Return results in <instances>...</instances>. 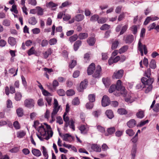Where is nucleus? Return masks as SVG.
<instances>
[{"mask_svg": "<svg viewBox=\"0 0 159 159\" xmlns=\"http://www.w3.org/2000/svg\"><path fill=\"white\" fill-rule=\"evenodd\" d=\"M151 71L150 68H148L145 70L143 77L141 78L142 83L145 86L152 84L154 81V78L151 76Z\"/></svg>", "mask_w": 159, "mask_h": 159, "instance_id": "f257e3e1", "label": "nucleus"}, {"mask_svg": "<svg viewBox=\"0 0 159 159\" xmlns=\"http://www.w3.org/2000/svg\"><path fill=\"white\" fill-rule=\"evenodd\" d=\"M122 82L119 80H118L116 85V90L117 91L114 92V94L117 96H120L121 95H123V96H125L127 94V91L124 86L121 84Z\"/></svg>", "mask_w": 159, "mask_h": 159, "instance_id": "f03ea898", "label": "nucleus"}, {"mask_svg": "<svg viewBox=\"0 0 159 159\" xmlns=\"http://www.w3.org/2000/svg\"><path fill=\"white\" fill-rule=\"evenodd\" d=\"M39 130H38V131H40V135L41 136H45L47 134H48V136H47L44 139L46 140H48L50 138L52 137L53 134V132L52 130H50V131L48 130H46L44 128V127L43 125H41L39 127Z\"/></svg>", "mask_w": 159, "mask_h": 159, "instance_id": "7ed1b4c3", "label": "nucleus"}, {"mask_svg": "<svg viewBox=\"0 0 159 159\" xmlns=\"http://www.w3.org/2000/svg\"><path fill=\"white\" fill-rule=\"evenodd\" d=\"M63 119L65 122L64 127V130H66L67 129V127L69 126L70 128L72 129L74 131L75 130V126L74 125L75 122L72 119H71L69 120V117L68 116L63 117Z\"/></svg>", "mask_w": 159, "mask_h": 159, "instance_id": "20e7f679", "label": "nucleus"}, {"mask_svg": "<svg viewBox=\"0 0 159 159\" xmlns=\"http://www.w3.org/2000/svg\"><path fill=\"white\" fill-rule=\"evenodd\" d=\"M34 100L32 98H28L24 101V105L27 107L31 108L34 107Z\"/></svg>", "mask_w": 159, "mask_h": 159, "instance_id": "39448f33", "label": "nucleus"}, {"mask_svg": "<svg viewBox=\"0 0 159 159\" xmlns=\"http://www.w3.org/2000/svg\"><path fill=\"white\" fill-rule=\"evenodd\" d=\"M138 49L139 51H143V50L144 53L145 55L147 54L148 53V50L146 45H143L140 39L138 42Z\"/></svg>", "mask_w": 159, "mask_h": 159, "instance_id": "423d86ee", "label": "nucleus"}, {"mask_svg": "<svg viewBox=\"0 0 159 159\" xmlns=\"http://www.w3.org/2000/svg\"><path fill=\"white\" fill-rule=\"evenodd\" d=\"M101 102L102 106L103 107H106L110 104L111 101L107 96L104 95L102 99Z\"/></svg>", "mask_w": 159, "mask_h": 159, "instance_id": "0eeeda50", "label": "nucleus"}, {"mask_svg": "<svg viewBox=\"0 0 159 159\" xmlns=\"http://www.w3.org/2000/svg\"><path fill=\"white\" fill-rule=\"evenodd\" d=\"M124 73V70H120L114 72L112 76L114 79H120L123 76Z\"/></svg>", "mask_w": 159, "mask_h": 159, "instance_id": "6e6552de", "label": "nucleus"}, {"mask_svg": "<svg viewBox=\"0 0 159 159\" xmlns=\"http://www.w3.org/2000/svg\"><path fill=\"white\" fill-rule=\"evenodd\" d=\"M102 71L101 66L99 65L97 66L96 71L93 75V77L95 78H99L101 76L100 73Z\"/></svg>", "mask_w": 159, "mask_h": 159, "instance_id": "1a4fd4ad", "label": "nucleus"}, {"mask_svg": "<svg viewBox=\"0 0 159 159\" xmlns=\"http://www.w3.org/2000/svg\"><path fill=\"white\" fill-rule=\"evenodd\" d=\"M123 40L126 43H131L134 40V36L132 34H129L125 36L124 37Z\"/></svg>", "mask_w": 159, "mask_h": 159, "instance_id": "9d476101", "label": "nucleus"}, {"mask_svg": "<svg viewBox=\"0 0 159 159\" xmlns=\"http://www.w3.org/2000/svg\"><path fill=\"white\" fill-rule=\"evenodd\" d=\"M96 69L95 65L94 63L91 64L88 68L87 72L88 75L93 74L94 71Z\"/></svg>", "mask_w": 159, "mask_h": 159, "instance_id": "9b49d317", "label": "nucleus"}, {"mask_svg": "<svg viewBox=\"0 0 159 159\" xmlns=\"http://www.w3.org/2000/svg\"><path fill=\"white\" fill-rule=\"evenodd\" d=\"M88 82L87 80H84V81H82L80 84V86L77 88V90L79 92L83 91V90L85 89L87 85Z\"/></svg>", "mask_w": 159, "mask_h": 159, "instance_id": "f8f14e48", "label": "nucleus"}, {"mask_svg": "<svg viewBox=\"0 0 159 159\" xmlns=\"http://www.w3.org/2000/svg\"><path fill=\"white\" fill-rule=\"evenodd\" d=\"M116 130V128L114 127L108 128L107 129V131L108 133H105V135L106 136L111 135L115 132Z\"/></svg>", "mask_w": 159, "mask_h": 159, "instance_id": "ddd939ff", "label": "nucleus"}, {"mask_svg": "<svg viewBox=\"0 0 159 159\" xmlns=\"http://www.w3.org/2000/svg\"><path fill=\"white\" fill-rule=\"evenodd\" d=\"M137 149V145L135 144H134L133 146L131 151V154L132 156V157L131 159H134L136 156V153Z\"/></svg>", "mask_w": 159, "mask_h": 159, "instance_id": "4468645a", "label": "nucleus"}, {"mask_svg": "<svg viewBox=\"0 0 159 159\" xmlns=\"http://www.w3.org/2000/svg\"><path fill=\"white\" fill-rule=\"evenodd\" d=\"M136 121L134 119L130 120L127 123L128 126L129 128H132L136 125Z\"/></svg>", "mask_w": 159, "mask_h": 159, "instance_id": "2eb2a0df", "label": "nucleus"}, {"mask_svg": "<svg viewBox=\"0 0 159 159\" xmlns=\"http://www.w3.org/2000/svg\"><path fill=\"white\" fill-rule=\"evenodd\" d=\"M82 41L80 40L76 41L74 45V49L75 51H77L80 47L81 45Z\"/></svg>", "mask_w": 159, "mask_h": 159, "instance_id": "dca6fc26", "label": "nucleus"}, {"mask_svg": "<svg viewBox=\"0 0 159 159\" xmlns=\"http://www.w3.org/2000/svg\"><path fill=\"white\" fill-rule=\"evenodd\" d=\"M105 114L110 119H111L114 117L113 112L111 110H107L105 112Z\"/></svg>", "mask_w": 159, "mask_h": 159, "instance_id": "f3484780", "label": "nucleus"}, {"mask_svg": "<svg viewBox=\"0 0 159 159\" xmlns=\"http://www.w3.org/2000/svg\"><path fill=\"white\" fill-rule=\"evenodd\" d=\"M32 152L33 154L35 156L39 157L41 156V152L39 149L34 148L32 150Z\"/></svg>", "mask_w": 159, "mask_h": 159, "instance_id": "a211bd4d", "label": "nucleus"}, {"mask_svg": "<svg viewBox=\"0 0 159 159\" xmlns=\"http://www.w3.org/2000/svg\"><path fill=\"white\" fill-rule=\"evenodd\" d=\"M96 41L95 39L93 37H90L88 39L87 42L90 46H93Z\"/></svg>", "mask_w": 159, "mask_h": 159, "instance_id": "6ab92c4d", "label": "nucleus"}, {"mask_svg": "<svg viewBox=\"0 0 159 159\" xmlns=\"http://www.w3.org/2000/svg\"><path fill=\"white\" fill-rule=\"evenodd\" d=\"M8 43L12 46H13L16 43V39L13 37H9L8 39Z\"/></svg>", "mask_w": 159, "mask_h": 159, "instance_id": "aec40b11", "label": "nucleus"}, {"mask_svg": "<svg viewBox=\"0 0 159 159\" xmlns=\"http://www.w3.org/2000/svg\"><path fill=\"white\" fill-rule=\"evenodd\" d=\"M16 113L19 117H22L24 115L23 110L22 108L20 107L16 110Z\"/></svg>", "mask_w": 159, "mask_h": 159, "instance_id": "412c9836", "label": "nucleus"}, {"mask_svg": "<svg viewBox=\"0 0 159 159\" xmlns=\"http://www.w3.org/2000/svg\"><path fill=\"white\" fill-rule=\"evenodd\" d=\"M92 149L97 152H100L101 151V148L100 146L97 144H93L92 146Z\"/></svg>", "mask_w": 159, "mask_h": 159, "instance_id": "4be33fe9", "label": "nucleus"}, {"mask_svg": "<svg viewBox=\"0 0 159 159\" xmlns=\"http://www.w3.org/2000/svg\"><path fill=\"white\" fill-rule=\"evenodd\" d=\"M136 116L138 118L142 119L143 118L144 116V111L139 110V111L136 113Z\"/></svg>", "mask_w": 159, "mask_h": 159, "instance_id": "5701e85b", "label": "nucleus"}, {"mask_svg": "<svg viewBox=\"0 0 159 159\" xmlns=\"http://www.w3.org/2000/svg\"><path fill=\"white\" fill-rule=\"evenodd\" d=\"M78 36L80 39H84L87 38L88 34L86 33H80Z\"/></svg>", "mask_w": 159, "mask_h": 159, "instance_id": "b1692460", "label": "nucleus"}, {"mask_svg": "<svg viewBox=\"0 0 159 159\" xmlns=\"http://www.w3.org/2000/svg\"><path fill=\"white\" fill-rule=\"evenodd\" d=\"M84 18V15L81 14H77L75 17V20L78 22L82 21Z\"/></svg>", "mask_w": 159, "mask_h": 159, "instance_id": "393cba45", "label": "nucleus"}, {"mask_svg": "<svg viewBox=\"0 0 159 159\" xmlns=\"http://www.w3.org/2000/svg\"><path fill=\"white\" fill-rule=\"evenodd\" d=\"M42 152L43 156L45 157L44 159H48V155L47 153V149L45 147L43 146L42 147Z\"/></svg>", "mask_w": 159, "mask_h": 159, "instance_id": "a878e982", "label": "nucleus"}, {"mask_svg": "<svg viewBox=\"0 0 159 159\" xmlns=\"http://www.w3.org/2000/svg\"><path fill=\"white\" fill-rule=\"evenodd\" d=\"M28 22L30 24L34 25L37 23V21L34 17H32L29 19Z\"/></svg>", "mask_w": 159, "mask_h": 159, "instance_id": "bb28decb", "label": "nucleus"}, {"mask_svg": "<svg viewBox=\"0 0 159 159\" xmlns=\"http://www.w3.org/2000/svg\"><path fill=\"white\" fill-rule=\"evenodd\" d=\"M78 38V36L77 34H75L70 37L69 41L70 42L72 43L75 41Z\"/></svg>", "mask_w": 159, "mask_h": 159, "instance_id": "cd10ccee", "label": "nucleus"}, {"mask_svg": "<svg viewBox=\"0 0 159 159\" xmlns=\"http://www.w3.org/2000/svg\"><path fill=\"white\" fill-rule=\"evenodd\" d=\"M99 19V16L97 14H94L90 18V20L92 22H95L98 21Z\"/></svg>", "mask_w": 159, "mask_h": 159, "instance_id": "c85d7f7f", "label": "nucleus"}, {"mask_svg": "<svg viewBox=\"0 0 159 159\" xmlns=\"http://www.w3.org/2000/svg\"><path fill=\"white\" fill-rule=\"evenodd\" d=\"M57 4L51 1L47 3L46 4L47 7L49 8H53L57 7Z\"/></svg>", "mask_w": 159, "mask_h": 159, "instance_id": "c756f323", "label": "nucleus"}, {"mask_svg": "<svg viewBox=\"0 0 159 159\" xmlns=\"http://www.w3.org/2000/svg\"><path fill=\"white\" fill-rule=\"evenodd\" d=\"M88 99L89 102H93L95 101V96L93 94H89L88 96Z\"/></svg>", "mask_w": 159, "mask_h": 159, "instance_id": "7c9ffc66", "label": "nucleus"}, {"mask_svg": "<svg viewBox=\"0 0 159 159\" xmlns=\"http://www.w3.org/2000/svg\"><path fill=\"white\" fill-rule=\"evenodd\" d=\"M149 66L152 69H155L156 67V65L155 61L154 60H152L150 63Z\"/></svg>", "mask_w": 159, "mask_h": 159, "instance_id": "2f4dec72", "label": "nucleus"}, {"mask_svg": "<svg viewBox=\"0 0 159 159\" xmlns=\"http://www.w3.org/2000/svg\"><path fill=\"white\" fill-rule=\"evenodd\" d=\"M36 53L34 47L31 48L28 52V54L29 56H30L32 55L35 54Z\"/></svg>", "mask_w": 159, "mask_h": 159, "instance_id": "473e14b6", "label": "nucleus"}, {"mask_svg": "<svg viewBox=\"0 0 159 159\" xmlns=\"http://www.w3.org/2000/svg\"><path fill=\"white\" fill-rule=\"evenodd\" d=\"M117 112L120 115H125L127 114V111L124 108H120L118 110Z\"/></svg>", "mask_w": 159, "mask_h": 159, "instance_id": "72a5a7b5", "label": "nucleus"}, {"mask_svg": "<svg viewBox=\"0 0 159 159\" xmlns=\"http://www.w3.org/2000/svg\"><path fill=\"white\" fill-rule=\"evenodd\" d=\"M128 48V47L127 45H125L121 47L119 50L120 53H124L127 51Z\"/></svg>", "mask_w": 159, "mask_h": 159, "instance_id": "f704fd0d", "label": "nucleus"}, {"mask_svg": "<svg viewBox=\"0 0 159 159\" xmlns=\"http://www.w3.org/2000/svg\"><path fill=\"white\" fill-rule=\"evenodd\" d=\"M119 43V42L117 40H116L114 42H113L112 45L111 46V49L112 50L114 49L117 48L118 44Z\"/></svg>", "mask_w": 159, "mask_h": 159, "instance_id": "c9c22d12", "label": "nucleus"}, {"mask_svg": "<svg viewBox=\"0 0 159 159\" xmlns=\"http://www.w3.org/2000/svg\"><path fill=\"white\" fill-rule=\"evenodd\" d=\"M110 28V26L107 24H105L102 25L100 27V29L102 30H105L109 29Z\"/></svg>", "mask_w": 159, "mask_h": 159, "instance_id": "e433bc0d", "label": "nucleus"}, {"mask_svg": "<svg viewBox=\"0 0 159 159\" xmlns=\"http://www.w3.org/2000/svg\"><path fill=\"white\" fill-rule=\"evenodd\" d=\"M21 97L22 95L20 93L17 92L16 93L15 98L16 101H20L21 99Z\"/></svg>", "mask_w": 159, "mask_h": 159, "instance_id": "4c0bfd02", "label": "nucleus"}, {"mask_svg": "<svg viewBox=\"0 0 159 159\" xmlns=\"http://www.w3.org/2000/svg\"><path fill=\"white\" fill-rule=\"evenodd\" d=\"M10 11L11 12H14L15 14H17L18 12V11L17 9L16 5L15 4L12 5L11 8L10 9Z\"/></svg>", "mask_w": 159, "mask_h": 159, "instance_id": "58836bf2", "label": "nucleus"}, {"mask_svg": "<svg viewBox=\"0 0 159 159\" xmlns=\"http://www.w3.org/2000/svg\"><path fill=\"white\" fill-rule=\"evenodd\" d=\"M93 102H89L87 103L86 104V107L87 109H92L93 106Z\"/></svg>", "mask_w": 159, "mask_h": 159, "instance_id": "ea45409f", "label": "nucleus"}, {"mask_svg": "<svg viewBox=\"0 0 159 159\" xmlns=\"http://www.w3.org/2000/svg\"><path fill=\"white\" fill-rule=\"evenodd\" d=\"M148 87H147L146 86L145 88H146V89L145 90V92L146 93H148L149 92L151 91L153 88V86L152 84H150V85H147Z\"/></svg>", "mask_w": 159, "mask_h": 159, "instance_id": "a19ab883", "label": "nucleus"}, {"mask_svg": "<svg viewBox=\"0 0 159 159\" xmlns=\"http://www.w3.org/2000/svg\"><path fill=\"white\" fill-rule=\"evenodd\" d=\"M126 133L129 136H133L134 134L133 130L130 129H129L126 130Z\"/></svg>", "mask_w": 159, "mask_h": 159, "instance_id": "79ce46f5", "label": "nucleus"}, {"mask_svg": "<svg viewBox=\"0 0 159 159\" xmlns=\"http://www.w3.org/2000/svg\"><path fill=\"white\" fill-rule=\"evenodd\" d=\"M57 93L60 96H64L65 95V92L64 90L60 89L57 91Z\"/></svg>", "mask_w": 159, "mask_h": 159, "instance_id": "37998d69", "label": "nucleus"}, {"mask_svg": "<svg viewBox=\"0 0 159 159\" xmlns=\"http://www.w3.org/2000/svg\"><path fill=\"white\" fill-rule=\"evenodd\" d=\"M13 126L16 129H19L20 128V126L17 121H16L13 123Z\"/></svg>", "mask_w": 159, "mask_h": 159, "instance_id": "c03bdc74", "label": "nucleus"}, {"mask_svg": "<svg viewBox=\"0 0 159 159\" xmlns=\"http://www.w3.org/2000/svg\"><path fill=\"white\" fill-rule=\"evenodd\" d=\"M72 104L74 105H77L79 104L80 101L79 99L77 98H74L72 101Z\"/></svg>", "mask_w": 159, "mask_h": 159, "instance_id": "a18cd8bd", "label": "nucleus"}, {"mask_svg": "<svg viewBox=\"0 0 159 159\" xmlns=\"http://www.w3.org/2000/svg\"><path fill=\"white\" fill-rule=\"evenodd\" d=\"M115 90H116V85L112 84L110 87L109 89V92L110 93H112L114 92Z\"/></svg>", "mask_w": 159, "mask_h": 159, "instance_id": "49530a36", "label": "nucleus"}, {"mask_svg": "<svg viewBox=\"0 0 159 159\" xmlns=\"http://www.w3.org/2000/svg\"><path fill=\"white\" fill-rule=\"evenodd\" d=\"M69 137H71L72 139H74V137L71 136L68 134H66L63 135V140L65 141H68V138Z\"/></svg>", "mask_w": 159, "mask_h": 159, "instance_id": "de8ad7c7", "label": "nucleus"}, {"mask_svg": "<svg viewBox=\"0 0 159 159\" xmlns=\"http://www.w3.org/2000/svg\"><path fill=\"white\" fill-rule=\"evenodd\" d=\"M66 93L67 96H71L75 94V92L72 89H70L66 91Z\"/></svg>", "mask_w": 159, "mask_h": 159, "instance_id": "09e8293b", "label": "nucleus"}, {"mask_svg": "<svg viewBox=\"0 0 159 159\" xmlns=\"http://www.w3.org/2000/svg\"><path fill=\"white\" fill-rule=\"evenodd\" d=\"M153 110L156 112H158L159 111V103H156L152 108Z\"/></svg>", "mask_w": 159, "mask_h": 159, "instance_id": "8fccbe9b", "label": "nucleus"}, {"mask_svg": "<svg viewBox=\"0 0 159 159\" xmlns=\"http://www.w3.org/2000/svg\"><path fill=\"white\" fill-rule=\"evenodd\" d=\"M149 122V120H141L139 124H138L137 126L138 127H142L145 125L146 123Z\"/></svg>", "mask_w": 159, "mask_h": 159, "instance_id": "3c124183", "label": "nucleus"}, {"mask_svg": "<svg viewBox=\"0 0 159 159\" xmlns=\"http://www.w3.org/2000/svg\"><path fill=\"white\" fill-rule=\"evenodd\" d=\"M60 106H59L57 107H53V109L52 114V115H55L57 114L58 111L60 108Z\"/></svg>", "mask_w": 159, "mask_h": 159, "instance_id": "603ef678", "label": "nucleus"}, {"mask_svg": "<svg viewBox=\"0 0 159 159\" xmlns=\"http://www.w3.org/2000/svg\"><path fill=\"white\" fill-rule=\"evenodd\" d=\"M127 28L128 26L127 25H125L123 26L120 32V34L122 35L126 31Z\"/></svg>", "mask_w": 159, "mask_h": 159, "instance_id": "864d4df0", "label": "nucleus"}, {"mask_svg": "<svg viewBox=\"0 0 159 159\" xmlns=\"http://www.w3.org/2000/svg\"><path fill=\"white\" fill-rule=\"evenodd\" d=\"M138 28L136 25H133L131 27V30L134 34H135L137 32Z\"/></svg>", "mask_w": 159, "mask_h": 159, "instance_id": "5fc2aeb1", "label": "nucleus"}, {"mask_svg": "<svg viewBox=\"0 0 159 159\" xmlns=\"http://www.w3.org/2000/svg\"><path fill=\"white\" fill-rule=\"evenodd\" d=\"M156 26V24L154 22L150 24L149 25L148 27V30L150 31L152 30L155 29Z\"/></svg>", "mask_w": 159, "mask_h": 159, "instance_id": "6e6d98bb", "label": "nucleus"}, {"mask_svg": "<svg viewBox=\"0 0 159 159\" xmlns=\"http://www.w3.org/2000/svg\"><path fill=\"white\" fill-rule=\"evenodd\" d=\"M57 42V40L55 38H53L50 39L49 43L50 45H54L56 44Z\"/></svg>", "mask_w": 159, "mask_h": 159, "instance_id": "4d7b16f0", "label": "nucleus"}, {"mask_svg": "<svg viewBox=\"0 0 159 159\" xmlns=\"http://www.w3.org/2000/svg\"><path fill=\"white\" fill-rule=\"evenodd\" d=\"M37 9V14L39 15H42L43 14V9L40 7H36Z\"/></svg>", "mask_w": 159, "mask_h": 159, "instance_id": "13d9d810", "label": "nucleus"}, {"mask_svg": "<svg viewBox=\"0 0 159 159\" xmlns=\"http://www.w3.org/2000/svg\"><path fill=\"white\" fill-rule=\"evenodd\" d=\"M45 100H46L48 106H51V102L52 100V98L51 97L47 96L45 98Z\"/></svg>", "mask_w": 159, "mask_h": 159, "instance_id": "bf43d9fd", "label": "nucleus"}, {"mask_svg": "<svg viewBox=\"0 0 159 159\" xmlns=\"http://www.w3.org/2000/svg\"><path fill=\"white\" fill-rule=\"evenodd\" d=\"M145 31L146 30L145 28H143L142 29L140 34V37L142 38L143 39L144 38Z\"/></svg>", "mask_w": 159, "mask_h": 159, "instance_id": "052dcab7", "label": "nucleus"}, {"mask_svg": "<svg viewBox=\"0 0 159 159\" xmlns=\"http://www.w3.org/2000/svg\"><path fill=\"white\" fill-rule=\"evenodd\" d=\"M25 135V133L24 131H22L18 132L17 134V137L20 138H23Z\"/></svg>", "mask_w": 159, "mask_h": 159, "instance_id": "680f3d73", "label": "nucleus"}, {"mask_svg": "<svg viewBox=\"0 0 159 159\" xmlns=\"http://www.w3.org/2000/svg\"><path fill=\"white\" fill-rule=\"evenodd\" d=\"M2 24L5 26H8L10 25V21L8 20L5 19L3 20Z\"/></svg>", "mask_w": 159, "mask_h": 159, "instance_id": "e2e57ef3", "label": "nucleus"}, {"mask_svg": "<svg viewBox=\"0 0 159 159\" xmlns=\"http://www.w3.org/2000/svg\"><path fill=\"white\" fill-rule=\"evenodd\" d=\"M37 104L39 106L41 107L44 105L43 99L41 98L39 99L37 101Z\"/></svg>", "mask_w": 159, "mask_h": 159, "instance_id": "0e129e2a", "label": "nucleus"}, {"mask_svg": "<svg viewBox=\"0 0 159 159\" xmlns=\"http://www.w3.org/2000/svg\"><path fill=\"white\" fill-rule=\"evenodd\" d=\"M71 4V2H70L68 1H66V2L62 3L61 6H60V7L61 8H63V7H66L68 5Z\"/></svg>", "mask_w": 159, "mask_h": 159, "instance_id": "69168bd1", "label": "nucleus"}, {"mask_svg": "<svg viewBox=\"0 0 159 159\" xmlns=\"http://www.w3.org/2000/svg\"><path fill=\"white\" fill-rule=\"evenodd\" d=\"M106 21V19L105 18L102 17L98 19V22L99 24H103L105 23Z\"/></svg>", "mask_w": 159, "mask_h": 159, "instance_id": "338daca9", "label": "nucleus"}, {"mask_svg": "<svg viewBox=\"0 0 159 159\" xmlns=\"http://www.w3.org/2000/svg\"><path fill=\"white\" fill-rule=\"evenodd\" d=\"M7 106L8 108H11L12 107V102L10 99H8L7 102Z\"/></svg>", "mask_w": 159, "mask_h": 159, "instance_id": "774afa93", "label": "nucleus"}]
</instances>
